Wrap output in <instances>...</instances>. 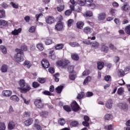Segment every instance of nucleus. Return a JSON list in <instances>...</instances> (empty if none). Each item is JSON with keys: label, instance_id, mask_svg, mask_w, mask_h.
I'll list each match as a JSON object with an SVG mask.
<instances>
[{"label": "nucleus", "instance_id": "1", "mask_svg": "<svg viewBox=\"0 0 130 130\" xmlns=\"http://www.w3.org/2000/svg\"><path fill=\"white\" fill-rule=\"evenodd\" d=\"M19 85L20 87L19 88L20 91L24 94L29 92V90H31V86L26 83V81L24 79H21L19 81Z\"/></svg>", "mask_w": 130, "mask_h": 130}, {"label": "nucleus", "instance_id": "2", "mask_svg": "<svg viewBox=\"0 0 130 130\" xmlns=\"http://www.w3.org/2000/svg\"><path fill=\"white\" fill-rule=\"evenodd\" d=\"M15 51L17 52L14 55V59L17 62H21L24 60V53L20 49H16Z\"/></svg>", "mask_w": 130, "mask_h": 130}, {"label": "nucleus", "instance_id": "3", "mask_svg": "<svg viewBox=\"0 0 130 130\" xmlns=\"http://www.w3.org/2000/svg\"><path fill=\"white\" fill-rule=\"evenodd\" d=\"M69 63H70L69 60L62 59L57 61V66H58V67H66Z\"/></svg>", "mask_w": 130, "mask_h": 130}, {"label": "nucleus", "instance_id": "4", "mask_svg": "<svg viewBox=\"0 0 130 130\" xmlns=\"http://www.w3.org/2000/svg\"><path fill=\"white\" fill-rule=\"evenodd\" d=\"M71 107L73 111L77 112L80 109V106L78 105L77 102L74 101L71 104Z\"/></svg>", "mask_w": 130, "mask_h": 130}, {"label": "nucleus", "instance_id": "5", "mask_svg": "<svg viewBox=\"0 0 130 130\" xmlns=\"http://www.w3.org/2000/svg\"><path fill=\"white\" fill-rule=\"evenodd\" d=\"M63 28V24L61 21H58L55 26V29L56 31H61Z\"/></svg>", "mask_w": 130, "mask_h": 130}, {"label": "nucleus", "instance_id": "6", "mask_svg": "<svg viewBox=\"0 0 130 130\" xmlns=\"http://www.w3.org/2000/svg\"><path fill=\"white\" fill-rule=\"evenodd\" d=\"M35 105L38 108H43V107L44 106L41 100H36L35 101Z\"/></svg>", "mask_w": 130, "mask_h": 130}, {"label": "nucleus", "instance_id": "7", "mask_svg": "<svg viewBox=\"0 0 130 130\" xmlns=\"http://www.w3.org/2000/svg\"><path fill=\"white\" fill-rule=\"evenodd\" d=\"M46 22L50 25L55 22V19L52 16H48L46 18Z\"/></svg>", "mask_w": 130, "mask_h": 130}, {"label": "nucleus", "instance_id": "8", "mask_svg": "<svg viewBox=\"0 0 130 130\" xmlns=\"http://www.w3.org/2000/svg\"><path fill=\"white\" fill-rule=\"evenodd\" d=\"M118 106L122 109L124 110V111H126L128 109V107L127 106V104L124 103H119L118 105Z\"/></svg>", "mask_w": 130, "mask_h": 130}, {"label": "nucleus", "instance_id": "9", "mask_svg": "<svg viewBox=\"0 0 130 130\" xmlns=\"http://www.w3.org/2000/svg\"><path fill=\"white\" fill-rule=\"evenodd\" d=\"M41 62L42 66L45 69H48V68H49V66H50V64H49V62H48V60H47L46 59H43L42 60Z\"/></svg>", "mask_w": 130, "mask_h": 130}, {"label": "nucleus", "instance_id": "10", "mask_svg": "<svg viewBox=\"0 0 130 130\" xmlns=\"http://www.w3.org/2000/svg\"><path fill=\"white\" fill-rule=\"evenodd\" d=\"M12 91L7 90H3L2 92V95L4 97H10L12 95Z\"/></svg>", "mask_w": 130, "mask_h": 130}, {"label": "nucleus", "instance_id": "11", "mask_svg": "<svg viewBox=\"0 0 130 130\" xmlns=\"http://www.w3.org/2000/svg\"><path fill=\"white\" fill-rule=\"evenodd\" d=\"M83 32L85 34H91L93 32V29L89 26H86L83 28Z\"/></svg>", "mask_w": 130, "mask_h": 130}, {"label": "nucleus", "instance_id": "12", "mask_svg": "<svg viewBox=\"0 0 130 130\" xmlns=\"http://www.w3.org/2000/svg\"><path fill=\"white\" fill-rule=\"evenodd\" d=\"M106 18V14L105 13H101L98 15V19L99 21H103Z\"/></svg>", "mask_w": 130, "mask_h": 130}, {"label": "nucleus", "instance_id": "13", "mask_svg": "<svg viewBox=\"0 0 130 130\" xmlns=\"http://www.w3.org/2000/svg\"><path fill=\"white\" fill-rule=\"evenodd\" d=\"M121 9L124 12H128V10H130L129 5L125 3L122 6V7L121 8Z\"/></svg>", "mask_w": 130, "mask_h": 130}, {"label": "nucleus", "instance_id": "14", "mask_svg": "<svg viewBox=\"0 0 130 130\" xmlns=\"http://www.w3.org/2000/svg\"><path fill=\"white\" fill-rule=\"evenodd\" d=\"M16 126V123L14 121H10L8 124V129L12 130L14 129Z\"/></svg>", "mask_w": 130, "mask_h": 130}, {"label": "nucleus", "instance_id": "15", "mask_svg": "<svg viewBox=\"0 0 130 130\" xmlns=\"http://www.w3.org/2000/svg\"><path fill=\"white\" fill-rule=\"evenodd\" d=\"M21 32H22V28H19L18 29H15L14 30H13L11 32V34L12 35H19V34H20V33H21Z\"/></svg>", "mask_w": 130, "mask_h": 130}, {"label": "nucleus", "instance_id": "16", "mask_svg": "<svg viewBox=\"0 0 130 130\" xmlns=\"http://www.w3.org/2000/svg\"><path fill=\"white\" fill-rule=\"evenodd\" d=\"M49 57L51 58V59H54L56 58V55H55V52L54 50H51L49 52Z\"/></svg>", "mask_w": 130, "mask_h": 130}, {"label": "nucleus", "instance_id": "17", "mask_svg": "<svg viewBox=\"0 0 130 130\" xmlns=\"http://www.w3.org/2000/svg\"><path fill=\"white\" fill-rule=\"evenodd\" d=\"M85 25V23L83 21H78L76 23V26L78 29H83L84 28V25Z\"/></svg>", "mask_w": 130, "mask_h": 130}, {"label": "nucleus", "instance_id": "18", "mask_svg": "<svg viewBox=\"0 0 130 130\" xmlns=\"http://www.w3.org/2000/svg\"><path fill=\"white\" fill-rule=\"evenodd\" d=\"M106 107L108 108V109H111L112 108V100H109L105 104Z\"/></svg>", "mask_w": 130, "mask_h": 130}, {"label": "nucleus", "instance_id": "19", "mask_svg": "<svg viewBox=\"0 0 130 130\" xmlns=\"http://www.w3.org/2000/svg\"><path fill=\"white\" fill-rule=\"evenodd\" d=\"M8 25V21L1 19L0 20V28H4V27H6Z\"/></svg>", "mask_w": 130, "mask_h": 130}, {"label": "nucleus", "instance_id": "20", "mask_svg": "<svg viewBox=\"0 0 130 130\" xmlns=\"http://www.w3.org/2000/svg\"><path fill=\"white\" fill-rule=\"evenodd\" d=\"M10 100L14 101V102H19L20 99L16 95H13L10 97Z\"/></svg>", "mask_w": 130, "mask_h": 130}, {"label": "nucleus", "instance_id": "21", "mask_svg": "<svg viewBox=\"0 0 130 130\" xmlns=\"http://www.w3.org/2000/svg\"><path fill=\"white\" fill-rule=\"evenodd\" d=\"M32 122H33V119L32 118H29L24 121V124L26 125V126H29V125L32 124Z\"/></svg>", "mask_w": 130, "mask_h": 130}, {"label": "nucleus", "instance_id": "22", "mask_svg": "<svg viewBox=\"0 0 130 130\" xmlns=\"http://www.w3.org/2000/svg\"><path fill=\"white\" fill-rule=\"evenodd\" d=\"M98 70H101L104 68V63L101 61H98L97 62Z\"/></svg>", "mask_w": 130, "mask_h": 130}, {"label": "nucleus", "instance_id": "23", "mask_svg": "<svg viewBox=\"0 0 130 130\" xmlns=\"http://www.w3.org/2000/svg\"><path fill=\"white\" fill-rule=\"evenodd\" d=\"M64 46V45H63V44H58L55 46V49L56 50H61Z\"/></svg>", "mask_w": 130, "mask_h": 130}, {"label": "nucleus", "instance_id": "24", "mask_svg": "<svg viewBox=\"0 0 130 130\" xmlns=\"http://www.w3.org/2000/svg\"><path fill=\"white\" fill-rule=\"evenodd\" d=\"M41 116H42L43 117H45V118H47V117H49V115L48 114V112L46 111H42L40 113Z\"/></svg>", "mask_w": 130, "mask_h": 130}, {"label": "nucleus", "instance_id": "25", "mask_svg": "<svg viewBox=\"0 0 130 130\" xmlns=\"http://www.w3.org/2000/svg\"><path fill=\"white\" fill-rule=\"evenodd\" d=\"M113 117L112 115L110 114H106L104 116L105 120H110V119H112Z\"/></svg>", "mask_w": 130, "mask_h": 130}, {"label": "nucleus", "instance_id": "26", "mask_svg": "<svg viewBox=\"0 0 130 130\" xmlns=\"http://www.w3.org/2000/svg\"><path fill=\"white\" fill-rule=\"evenodd\" d=\"M92 80V77L90 76H88L87 77L84 82H83V84L86 85L89 83V82H91V80Z\"/></svg>", "mask_w": 130, "mask_h": 130}, {"label": "nucleus", "instance_id": "27", "mask_svg": "<svg viewBox=\"0 0 130 130\" xmlns=\"http://www.w3.org/2000/svg\"><path fill=\"white\" fill-rule=\"evenodd\" d=\"M20 97L22 99L24 103H25V104H26V105H28V104L30 103V100H27L26 98H25L24 96H23V94H21Z\"/></svg>", "mask_w": 130, "mask_h": 130}, {"label": "nucleus", "instance_id": "28", "mask_svg": "<svg viewBox=\"0 0 130 130\" xmlns=\"http://www.w3.org/2000/svg\"><path fill=\"white\" fill-rule=\"evenodd\" d=\"M71 57L74 60H79V55L78 54L73 53L71 54Z\"/></svg>", "mask_w": 130, "mask_h": 130}, {"label": "nucleus", "instance_id": "29", "mask_svg": "<svg viewBox=\"0 0 130 130\" xmlns=\"http://www.w3.org/2000/svg\"><path fill=\"white\" fill-rule=\"evenodd\" d=\"M76 72L71 73V74L69 75V78L70 80H72V81H75V80L76 79Z\"/></svg>", "mask_w": 130, "mask_h": 130}, {"label": "nucleus", "instance_id": "30", "mask_svg": "<svg viewBox=\"0 0 130 130\" xmlns=\"http://www.w3.org/2000/svg\"><path fill=\"white\" fill-rule=\"evenodd\" d=\"M2 73H7L8 72V66L3 64L1 68Z\"/></svg>", "mask_w": 130, "mask_h": 130}, {"label": "nucleus", "instance_id": "31", "mask_svg": "<svg viewBox=\"0 0 130 130\" xmlns=\"http://www.w3.org/2000/svg\"><path fill=\"white\" fill-rule=\"evenodd\" d=\"M62 89H63V86L60 85L56 88V91L58 93V94H60V93H61Z\"/></svg>", "mask_w": 130, "mask_h": 130}, {"label": "nucleus", "instance_id": "32", "mask_svg": "<svg viewBox=\"0 0 130 130\" xmlns=\"http://www.w3.org/2000/svg\"><path fill=\"white\" fill-rule=\"evenodd\" d=\"M74 69H75L74 66H70L68 67V72L70 74H72L73 73H75L74 71Z\"/></svg>", "mask_w": 130, "mask_h": 130}, {"label": "nucleus", "instance_id": "33", "mask_svg": "<svg viewBox=\"0 0 130 130\" xmlns=\"http://www.w3.org/2000/svg\"><path fill=\"white\" fill-rule=\"evenodd\" d=\"M24 67H26L28 69L30 68L31 66H32V64L31 62L28 60H26L24 62Z\"/></svg>", "mask_w": 130, "mask_h": 130}, {"label": "nucleus", "instance_id": "34", "mask_svg": "<svg viewBox=\"0 0 130 130\" xmlns=\"http://www.w3.org/2000/svg\"><path fill=\"white\" fill-rule=\"evenodd\" d=\"M6 18V11L5 10H0V19Z\"/></svg>", "mask_w": 130, "mask_h": 130}, {"label": "nucleus", "instance_id": "35", "mask_svg": "<svg viewBox=\"0 0 130 130\" xmlns=\"http://www.w3.org/2000/svg\"><path fill=\"white\" fill-rule=\"evenodd\" d=\"M84 17H92L93 16V13L91 11H88L84 14Z\"/></svg>", "mask_w": 130, "mask_h": 130}, {"label": "nucleus", "instance_id": "36", "mask_svg": "<svg viewBox=\"0 0 130 130\" xmlns=\"http://www.w3.org/2000/svg\"><path fill=\"white\" fill-rule=\"evenodd\" d=\"M58 122L60 125H64V124H66V120L63 118H59L58 120Z\"/></svg>", "mask_w": 130, "mask_h": 130}, {"label": "nucleus", "instance_id": "37", "mask_svg": "<svg viewBox=\"0 0 130 130\" xmlns=\"http://www.w3.org/2000/svg\"><path fill=\"white\" fill-rule=\"evenodd\" d=\"M0 50L4 53V54H6L7 48L4 46H0Z\"/></svg>", "mask_w": 130, "mask_h": 130}, {"label": "nucleus", "instance_id": "38", "mask_svg": "<svg viewBox=\"0 0 130 130\" xmlns=\"http://www.w3.org/2000/svg\"><path fill=\"white\" fill-rule=\"evenodd\" d=\"M64 10V5H59L57 7L58 12H62Z\"/></svg>", "mask_w": 130, "mask_h": 130}, {"label": "nucleus", "instance_id": "39", "mask_svg": "<svg viewBox=\"0 0 130 130\" xmlns=\"http://www.w3.org/2000/svg\"><path fill=\"white\" fill-rule=\"evenodd\" d=\"M69 45L72 47H78L79 46V44L77 42H70L69 43Z\"/></svg>", "mask_w": 130, "mask_h": 130}, {"label": "nucleus", "instance_id": "40", "mask_svg": "<svg viewBox=\"0 0 130 130\" xmlns=\"http://www.w3.org/2000/svg\"><path fill=\"white\" fill-rule=\"evenodd\" d=\"M84 96H85V93H84V92H81L80 93H78L77 98L80 100L82 99Z\"/></svg>", "mask_w": 130, "mask_h": 130}, {"label": "nucleus", "instance_id": "41", "mask_svg": "<svg viewBox=\"0 0 130 130\" xmlns=\"http://www.w3.org/2000/svg\"><path fill=\"white\" fill-rule=\"evenodd\" d=\"M105 129L113 130V124L107 125L105 126Z\"/></svg>", "mask_w": 130, "mask_h": 130}, {"label": "nucleus", "instance_id": "42", "mask_svg": "<svg viewBox=\"0 0 130 130\" xmlns=\"http://www.w3.org/2000/svg\"><path fill=\"white\" fill-rule=\"evenodd\" d=\"M118 76L119 77H123L124 76V71H123L122 70H119L118 71Z\"/></svg>", "mask_w": 130, "mask_h": 130}, {"label": "nucleus", "instance_id": "43", "mask_svg": "<svg viewBox=\"0 0 130 130\" xmlns=\"http://www.w3.org/2000/svg\"><path fill=\"white\" fill-rule=\"evenodd\" d=\"M71 125L74 127L79 126V122L78 121H73L71 123Z\"/></svg>", "mask_w": 130, "mask_h": 130}, {"label": "nucleus", "instance_id": "44", "mask_svg": "<svg viewBox=\"0 0 130 130\" xmlns=\"http://www.w3.org/2000/svg\"><path fill=\"white\" fill-rule=\"evenodd\" d=\"M45 44L46 45H50V44H52V39H47L45 41Z\"/></svg>", "mask_w": 130, "mask_h": 130}, {"label": "nucleus", "instance_id": "45", "mask_svg": "<svg viewBox=\"0 0 130 130\" xmlns=\"http://www.w3.org/2000/svg\"><path fill=\"white\" fill-rule=\"evenodd\" d=\"M37 47L41 51H42V50L44 49V47H43V45H42V44H38L37 45Z\"/></svg>", "mask_w": 130, "mask_h": 130}, {"label": "nucleus", "instance_id": "46", "mask_svg": "<svg viewBox=\"0 0 130 130\" xmlns=\"http://www.w3.org/2000/svg\"><path fill=\"white\" fill-rule=\"evenodd\" d=\"M11 6L14 8V9H18L19 8V4H16L14 2L10 3Z\"/></svg>", "mask_w": 130, "mask_h": 130}, {"label": "nucleus", "instance_id": "47", "mask_svg": "<svg viewBox=\"0 0 130 130\" xmlns=\"http://www.w3.org/2000/svg\"><path fill=\"white\" fill-rule=\"evenodd\" d=\"M0 130H6V124L4 122H0Z\"/></svg>", "mask_w": 130, "mask_h": 130}, {"label": "nucleus", "instance_id": "48", "mask_svg": "<svg viewBox=\"0 0 130 130\" xmlns=\"http://www.w3.org/2000/svg\"><path fill=\"white\" fill-rule=\"evenodd\" d=\"M38 81L39 82V83H41V84H44V83L46 82V79L43 78H39L38 79Z\"/></svg>", "mask_w": 130, "mask_h": 130}, {"label": "nucleus", "instance_id": "49", "mask_svg": "<svg viewBox=\"0 0 130 130\" xmlns=\"http://www.w3.org/2000/svg\"><path fill=\"white\" fill-rule=\"evenodd\" d=\"M123 92H124L123 88L120 87L118 89L117 94L118 95H122V94L123 93Z\"/></svg>", "mask_w": 130, "mask_h": 130}, {"label": "nucleus", "instance_id": "50", "mask_svg": "<svg viewBox=\"0 0 130 130\" xmlns=\"http://www.w3.org/2000/svg\"><path fill=\"white\" fill-rule=\"evenodd\" d=\"M34 127H35V128L37 130H42V127H41V126L38 124H35Z\"/></svg>", "mask_w": 130, "mask_h": 130}, {"label": "nucleus", "instance_id": "51", "mask_svg": "<svg viewBox=\"0 0 130 130\" xmlns=\"http://www.w3.org/2000/svg\"><path fill=\"white\" fill-rule=\"evenodd\" d=\"M72 13H73V11L72 10H68L66 11H65V15L67 17H69V16H71L72 14Z\"/></svg>", "mask_w": 130, "mask_h": 130}, {"label": "nucleus", "instance_id": "52", "mask_svg": "<svg viewBox=\"0 0 130 130\" xmlns=\"http://www.w3.org/2000/svg\"><path fill=\"white\" fill-rule=\"evenodd\" d=\"M125 32L126 34L130 35V25L125 27Z\"/></svg>", "mask_w": 130, "mask_h": 130}, {"label": "nucleus", "instance_id": "53", "mask_svg": "<svg viewBox=\"0 0 130 130\" xmlns=\"http://www.w3.org/2000/svg\"><path fill=\"white\" fill-rule=\"evenodd\" d=\"M102 50L104 51V52H107L108 51V47L105 46V45H103L102 47Z\"/></svg>", "mask_w": 130, "mask_h": 130}, {"label": "nucleus", "instance_id": "54", "mask_svg": "<svg viewBox=\"0 0 130 130\" xmlns=\"http://www.w3.org/2000/svg\"><path fill=\"white\" fill-rule=\"evenodd\" d=\"M74 20L69 19L68 21V27H71V26H72L73 24H74Z\"/></svg>", "mask_w": 130, "mask_h": 130}, {"label": "nucleus", "instance_id": "55", "mask_svg": "<svg viewBox=\"0 0 130 130\" xmlns=\"http://www.w3.org/2000/svg\"><path fill=\"white\" fill-rule=\"evenodd\" d=\"M43 17V14L42 13H40L39 14L36 15V18L37 19V22L39 20V18H42Z\"/></svg>", "mask_w": 130, "mask_h": 130}, {"label": "nucleus", "instance_id": "56", "mask_svg": "<svg viewBox=\"0 0 130 130\" xmlns=\"http://www.w3.org/2000/svg\"><path fill=\"white\" fill-rule=\"evenodd\" d=\"M30 116V113L29 112H24L23 113L22 117H29Z\"/></svg>", "mask_w": 130, "mask_h": 130}, {"label": "nucleus", "instance_id": "57", "mask_svg": "<svg viewBox=\"0 0 130 130\" xmlns=\"http://www.w3.org/2000/svg\"><path fill=\"white\" fill-rule=\"evenodd\" d=\"M90 74V71L88 70H85L82 73V76H88Z\"/></svg>", "mask_w": 130, "mask_h": 130}, {"label": "nucleus", "instance_id": "58", "mask_svg": "<svg viewBox=\"0 0 130 130\" xmlns=\"http://www.w3.org/2000/svg\"><path fill=\"white\" fill-rule=\"evenodd\" d=\"M92 47H98L99 46V43L97 42L92 43L91 44Z\"/></svg>", "mask_w": 130, "mask_h": 130}, {"label": "nucleus", "instance_id": "59", "mask_svg": "<svg viewBox=\"0 0 130 130\" xmlns=\"http://www.w3.org/2000/svg\"><path fill=\"white\" fill-rule=\"evenodd\" d=\"M63 108L64 109V110H66V111H71V107L69 106H64Z\"/></svg>", "mask_w": 130, "mask_h": 130}, {"label": "nucleus", "instance_id": "60", "mask_svg": "<svg viewBox=\"0 0 130 130\" xmlns=\"http://www.w3.org/2000/svg\"><path fill=\"white\" fill-rule=\"evenodd\" d=\"M39 86H40V84H39L37 82H34L32 83V87H34V88H37L39 87Z\"/></svg>", "mask_w": 130, "mask_h": 130}, {"label": "nucleus", "instance_id": "61", "mask_svg": "<svg viewBox=\"0 0 130 130\" xmlns=\"http://www.w3.org/2000/svg\"><path fill=\"white\" fill-rule=\"evenodd\" d=\"M88 6L90 9H95L96 8V5L94 3L89 4Z\"/></svg>", "mask_w": 130, "mask_h": 130}, {"label": "nucleus", "instance_id": "62", "mask_svg": "<svg viewBox=\"0 0 130 130\" xmlns=\"http://www.w3.org/2000/svg\"><path fill=\"white\" fill-rule=\"evenodd\" d=\"M35 29H36V27L34 26H32L29 28V32L30 33H34V32H35Z\"/></svg>", "mask_w": 130, "mask_h": 130}, {"label": "nucleus", "instance_id": "63", "mask_svg": "<svg viewBox=\"0 0 130 130\" xmlns=\"http://www.w3.org/2000/svg\"><path fill=\"white\" fill-rule=\"evenodd\" d=\"M21 51H27V46L25 45H23L21 47Z\"/></svg>", "mask_w": 130, "mask_h": 130}, {"label": "nucleus", "instance_id": "64", "mask_svg": "<svg viewBox=\"0 0 130 130\" xmlns=\"http://www.w3.org/2000/svg\"><path fill=\"white\" fill-rule=\"evenodd\" d=\"M78 4L80 6H84L85 5V1L84 0H79L78 1Z\"/></svg>", "mask_w": 130, "mask_h": 130}]
</instances>
